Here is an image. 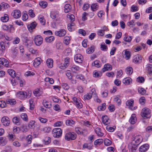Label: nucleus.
<instances>
[{
  "instance_id": "obj_1",
  "label": "nucleus",
  "mask_w": 152,
  "mask_h": 152,
  "mask_svg": "<svg viewBox=\"0 0 152 152\" xmlns=\"http://www.w3.org/2000/svg\"><path fill=\"white\" fill-rule=\"evenodd\" d=\"M143 140L142 137L140 135L134 136L132 138V144L134 145H138Z\"/></svg>"
},
{
  "instance_id": "obj_2",
  "label": "nucleus",
  "mask_w": 152,
  "mask_h": 152,
  "mask_svg": "<svg viewBox=\"0 0 152 152\" xmlns=\"http://www.w3.org/2000/svg\"><path fill=\"white\" fill-rule=\"evenodd\" d=\"M142 116L145 119L149 118L151 117V111L150 109L144 108L141 114Z\"/></svg>"
},
{
  "instance_id": "obj_3",
  "label": "nucleus",
  "mask_w": 152,
  "mask_h": 152,
  "mask_svg": "<svg viewBox=\"0 0 152 152\" xmlns=\"http://www.w3.org/2000/svg\"><path fill=\"white\" fill-rule=\"evenodd\" d=\"M52 133L54 137L59 138L61 136L62 131L60 128H56L53 129Z\"/></svg>"
},
{
  "instance_id": "obj_4",
  "label": "nucleus",
  "mask_w": 152,
  "mask_h": 152,
  "mask_svg": "<svg viewBox=\"0 0 152 152\" xmlns=\"http://www.w3.org/2000/svg\"><path fill=\"white\" fill-rule=\"evenodd\" d=\"M69 58L68 57L64 59V62L61 63L59 65V68L61 69H66L69 65Z\"/></svg>"
},
{
  "instance_id": "obj_5",
  "label": "nucleus",
  "mask_w": 152,
  "mask_h": 152,
  "mask_svg": "<svg viewBox=\"0 0 152 152\" xmlns=\"http://www.w3.org/2000/svg\"><path fill=\"white\" fill-rule=\"evenodd\" d=\"M35 44L38 46L41 45L42 42L43 38L40 35L35 36L34 39Z\"/></svg>"
},
{
  "instance_id": "obj_6",
  "label": "nucleus",
  "mask_w": 152,
  "mask_h": 152,
  "mask_svg": "<svg viewBox=\"0 0 152 152\" xmlns=\"http://www.w3.org/2000/svg\"><path fill=\"white\" fill-rule=\"evenodd\" d=\"M142 61V57L139 55L134 56L132 59L133 63L136 64H139L141 63Z\"/></svg>"
},
{
  "instance_id": "obj_7",
  "label": "nucleus",
  "mask_w": 152,
  "mask_h": 152,
  "mask_svg": "<svg viewBox=\"0 0 152 152\" xmlns=\"http://www.w3.org/2000/svg\"><path fill=\"white\" fill-rule=\"evenodd\" d=\"M96 92L94 88L92 89L90 92L84 96L85 100H89L92 97V95H95Z\"/></svg>"
},
{
  "instance_id": "obj_8",
  "label": "nucleus",
  "mask_w": 152,
  "mask_h": 152,
  "mask_svg": "<svg viewBox=\"0 0 152 152\" xmlns=\"http://www.w3.org/2000/svg\"><path fill=\"white\" fill-rule=\"evenodd\" d=\"M122 54L126 60H129L131 57V52L128 49H125L123 51Z\"/></svg>"
},
{
  "instance_id": "obj_9",
  "label": "nucleus",
  "mask_w": 152,
  "mask_h": 152,
  "mask_svg": "<svg viewBox=\"0 0 152 152\" xmlns=\"http://www.w3.org/2000/svg\"><path fill=\"white\" fill-rule=\"evenodd\" d=\"M37 25L35 22H32L27 26V27L30 33H32L33 31V29H34Z\"/></svg>"
},
{
  "instance_id": "obj_10",
  "label": "nucleus",
  "mask_w": 152,
  "mask_h": 152,
  "mask_svg": "<svg viewBox=\"0 0 152 152\" xmlns=\"http://www.w3.org/2000/svg\"><path fill=\"white\" fill-rule=\"evenodd\" d=\"M55 35L59 37H63L66 34V31L64 29H61L55 32Z\"/></svg>"
},
{
  "instance_id": "obj_11",
  "label": "nucleus",
  "mask_w": 152,
  "mask_h": 152,
  "mask_svg": "<svg viewBox=\"0 0 152 152\" xmlns=\"http://www.w3.org/2000/svg\"><path fill=\"white\" fill-rule=\"evenodd\" d=\"M11 15L15 18H18L21 15V13L18 10H15L12 13Z\"/></svg>"
},
{
  "instance_id": "obj_12",
  "label": "nucleus",
  "mask_w": 152,
  "mask_h": 152,
  "mask_svg": "<svg viewBox=\"0 0 152 152\" xmlns=\"http://www.w3.org/2000/svg\"><path fill=\"white\" fill-rule=\"evenodd\" d=\"M1 121L3 125L5 126H8L10 124L9 118L7 117H3L1 118Z\"/></svg>"
},
{
  "instance_id": "obj_13",
  "label": "nucleus",
  "mask_w": 152,
  "mask_h": 152,
  "mask_svg": "<svg viewBox=\"0 0 152 152\" xmlns=\"http://www.w3.org/2000/svg\"><path fill=\"white\" fill-rule=\"evenodd\" d=\"M27 95V93L26 92L23 91H20L17 93L16 96L20 99H23L25 98H26V96Z\"/></svg>"
},
{
  "instance_id": "obj_14",
  "label": "nucleus",
  "mask_w": 152,
  "mask_h": 152,
  "mask_svg": "<svg viewBox=\"0 0 152 152\" xmlns=\"http://www.w3.org/2000/svg\"><path fill=\"white\" fill-rule=\"evenodd\" d=\"M149 145L148 144H145L142 145L139 149L140 152H145L149 148Z\"/></svg>"
},
{
  "instance_id": "obj_15",
  "label": "nucleus",
  "mask_w": 152,
  "mask_h": 152,
  "mask_svg": "<svg viewBox=\"0 0 152 152\" xmlns=\"http://www.w3.org/2000/svg\"><path fill=\"white\" fill-rule=\"evenodd\" d=\"M75 137L74 134L71 133L66 134L65 136V139L66 140H73L75 139Z\"/></svg>"
},
{
  "instance_id": "obj_16",
  "label": "nucleus",
  "mask_w": 152,
  "mask_h": 152,
  "mask_svg": "<svg viewBox=\"0 0 152 152\" xmlns=\"http://www.w3.org/2000/svg\"><path fill=\"white\" fill-rule=\"evenodd\" d=\"M102 120L103 123L105 125L109 124L110 122V120L107 116H103L102 117Z\"/></svg>"
},
{
  "instance_id": "obj_17",
  "label": "nucleus",
  "mask_w": 152,
  "mask_h": 152,
  "mask_svg": "<svg viewBox=\"0 0 152 152\" xmlns=\"http://www.w3.org/2000/svg\"><path fill=\"white\" fill-rule=\"evenodd\" d=\"M136 115L134 114H132L129 121L132 124H134L137 121V118H136Z\"/></svg>"
},
{
  "instance_id": "obj_18",
  "label": "nucleus",
  "mask_w": 152,
  "mask_h": 152,
  "mask_svg": "<svg viewBox=\"0 0 152 152\" xmlns=\"http://www.w3.org/2000/svg\"><path fill=\"white\" fill-rule=\"evenodd\" d=\"M42 103L44 106L46 108H50L52 107V104L51 102L45 99L43 100Z\"/></svg>"
},
{
  "instance_id": "obj_19",
  "label": "nucleus",
  "mask_w": 152,
  "mask_h": 152,
  "mask_svg": "<svg viewBox=\"0 0 152 152\" xmlns=\"http://www.w3.org/2000/svg\"><path fill=\"white\" fill-rule=\"evenodd\" d=\"M0 64L4 66L7 67L9 64V61L4 58H0Z\"/></svg>"
},
{
  "instance_id": "obj_20",
  "label": "nucleus",
  "mask_w": 152,
  "mask_h": 152,
  "mask_svg": "<svg viewBox=\"0 0 152 152\" xmlns=\"http://www.w3.org/2000/svg\"><path fill=\"white\" fill-rule=\"evenodd\" d=\"M132 80L129 77H126L123 80V83L125 85H129L132 83Z\"/></svg>"
},
{
  "instance_id": "obj_21",
  "label": "nucleus",
  "mask_w": 152,
  "mask_h": 152,
  "mask_svg": "<svg viewBox=\"0 0 152 152\" xmlns=\"http://www.w3.org/2000/svg\"><path fill=\"white\" fill-rule=\"evenodd\" d=\"M112 69L111 65L109 64H105L104 66V68L102 69V70L103 72L106 71L110 70Z\"/></svg>"
},
{
  "instance_id": "obj_22",
  "label": "nucleus",
  "mask_w": 152,
  "mask_h": 152,
  "mask_svg": "<svg viewBox=\"0 0 152 152\" xmlns=\"http://www.w3.org/2000/svg\"><path fill=\"white\" fill-rule=\"evenodd\" d=\"M99 6L97 3H93L91 6V8L93 11H96L98 10Z\"/></svg>"
},
{
  "instance_id": "obj_23",
  "label": "nucleus",
  "mask_w": 152,
  "mask_h": 152,
  "mask_svg": "<svg viewBox=\"0 0 152 152\" xmlns=\"http://www.w3.org/2000/svg\"><path fill=\"white\" fill-rule=\"evenodd\" d=\"M53 61L51 58H48L46 61L47 66L49 68H52L53 67Z\"/></svg>"
},
{
  "instance_id": "obj_24",
  "label": "nucleus",
  "mask_w": 152,
  "mask_h": 152,
  "mask_svg": "<svg viewBox=\"0 0 152 152\" xmlns=\"http://www.w3.org/2000/svg\"><path fill=\"white\" fill-rule=\"evenodd\" d=\"M95 133L98 136L100 137H102L104 135V134L101 132V129L100 128L97 127L95 129Z\"/></svg>"
},
{
  "instance_id": "obj_25",
  "label": "nucleus",
  "mask_w": 152,
  "mask_h": 152,
  "mask_svg": "<svg viewBox=\"0 0 152 152\" xmlns=\"http://www.w3.org/2000/svg\"><path fill=\"white\" fill-rule=\"evenodd\" d=\"M12 121L14 123L17 125H19L21 124L20 119L17 117H14L12 119Z\"/></svg>"
},
{
  "instance_id": "obj_26",
  "label": "nucleus",
  "mask_w": 152,
  "mask_h": 152,
  "mask_svg": "<svg viewBox=\"0 0 152 152\" xmlns=\"http://www.w3.org/2000/svg\"><path fill=\"white\" fill-rule=\"evenodd\" d=\"M83 60V56L80 54H77V63H81Z\"/></svg>"
},
{
  "instance_id": "obj_27",
  "label": "nucleus",
  "mask_w": 152,
  "mask_h": 152,
  "mask_svg": "<svg viewBox=\"0 0 152 152\" xmlns=\"http://www.w3.org/2000/svg\"><path fill=\"white\" fill-rule=\"evenodd\" d=\"M146 70L148 71V73L152 74V64H148L146 65Z\"/></svg>"
},
{
  "instance_id": "obj_28",
  "label": "nucleus",
  "mask_w": 152,
  "mask_h": 152,
  "mask_svg": "<svg viewBox=\"0 0 152 152\" xmlns=\"http://www.w3.org/2000/svg\"><path fill=\"white\" fill-rule=\"evenodd\" d=\"M58 16L59 13L57 12H52L50 13V16L53 19L58 18Z\"/></svg>"
},
{
  "instance_id": "obj_29",
  "label": "nucleus",
  "mask_w": 152,
  "mask_h": 152,
  "mask_svg": "<svg viewBox=\"0 0 152 152\" xmlns=\"http://www.w3.org/2000/svg\"><path fill=\"white\" fill-rule=\"evenodd\" d=\"M71 6L69 4H67L64 6V10L65 12H68L71 11Z\"/></svg>"
},
{
  "instance_id": "obj_30",
  "label": "nucleus",
  "mask_w": 152,
  "mask_h": 152,
  "mask_svg": "<svg viewBox=\"0 0 152 152\" xmlns=\"http://www.w3.org/2000/svg\"><path fill=\"white\" fill-rule=\"evenodd\" d=\"M7 142L6 138L4 137H0V145L3 146L5 145Z\"/></svg>"
},
{
  "instance_id": "obj_31",
  "label": "nucleus",
  "mask_w": 152,
  "mask_h": 152,
  "mask_svg": "<svg viewBox=\"0 0 152 152\" xmlns=\"http://www.w3.org/2000/svg\"><path fill=\"white\" fill-rule=\"evenodd\" d=\"M33 93L35 96H39L42 94V92L39 89H37L34 91Z\"/></svg>"
},
{
  "instance_id": "obj_32",
  "label": "nucleus",
  "mask_w": 152,
  "mask_h": 152,
  "mask_svg": "<svg viewBox=\"0 0 152 152\" xmlns=\"http://www.w3.org/2000/svg\"><path fill=\"white\" fill-rule=\"evenodd\" d=\"M41 59L40 58H38L34 60L33 63L34 66L36 67L38 66L41 63Z\"/></svg>"
},
{
  "instance_id": "obj_33",
  "label": "nucleus",
  "mask_w": 152,
  "mask_h": 152,
  "mask_svg": "<svg viewBox=\"0 0 152 152\" xmlns=\"http://www.w3.org/2000/svg\"><path fill=\"white\" fill-rule=\"evenodd\" d=\"M125 71L127 74L131 75L133 73V69L132 67L128 66L126 68Z\"/></svg>"
},
{
  "instance_id": "obj_34",
  "label": "nucleus",
  "mask_w": 152,
  "mask_h": 152,
  "mask_svg": "<svg viewBox=\"0 0 152 152\" xmlns=\"http://www.w3.org/2000/svg\"><path fill=\"white\" fill-rule=\"evenodd\" d=\"M7 137L10 141H13L15 139V135L14 133H9L7 135Z\"/></svg>"
},
{
  "instance_id": "obj_35",
  "label": "nucleus",
  "mask_w": 152,
  "mask_h": 152,
  "mask_svg": "<svg viewBox=\"0 0 152 152\" xmlns=\"http://www.w3.org/2000/svg\"><path fill=\"white\" fill-rule=\"evenodd\" d=\"M94 50L95 47L94 46H92L86 50V52L88 54H91L94 52Z\"/></svg>"
},
{
  "instance_id": "obj_36",
  "label": "nucleus",
  "mask_w": 152,
  "mask_h": 152,
  "mask_svg": "<svg viewBox=\"0 0 152 152\" xmlns=\"http://www.w3.org/2000/svg\"><path fill=\"white\" fill-rule=\"evenodd\" d=\"M56 48L57 49H62L63 48L62 43L60 41L56 42L55 45Z\"/></svg>"
},
{
  "instance_id": "obj_37",
  "label": "nucleus",
  "mask_w": 152,
  "mask_h": 152,
  "mask_svg": "<svg viewBox=\"0 0 152 152\" xmlns=\"http://www.w3.org/2000/svg\"><path fill=\"white\" fill-rule=\"evenodd\" d=\"M7 72L12 77H15V72L13 69H8Z\"/></svg>"
},
{
  "instance_id": "obj_38",
  "label": "nucleus",
  "mask_w": 152,
  "mask_h": 152,
  "mask_svg": "<svg viewBox=\"0 0 152 152\" xmlns=\"http://www.w3.org/2000/svg\"><path fill=\"white\" fill-rule=\"evenodd\" d=\"M103 140L102 139H99L95 140L94 142L95 145H100L103 142Z\"/></svg>"
},
{
  "instance_id": "obj_39",
  "label": "nucleus",
  "mask_w": 152,
  "mask_h": 152,
  "mask_svg": "<svg viewBox=\"0 0 152 152\" xmlns=\"http://www.w3.org/2000/svg\"><path fill=\"white\" fill-rule=\"evenodd\" d=\"M67 125L71 126H73V125H75V122L72 120H67L66 122Z\"/></svg>"
},
{
  "instance_id": "obj_40",
  "label": "nucleus",
  "mask_w": 152,
  "mask_h": 152,
  "mask_svg": "<svg viewBox=\"0 0 152 152\" xmlns=\"http://www.w3.org/2000/svg\"><path fill=\"white\" fill-rule=\"evenodd\" d=\"M138 91L139 93L142 95L144 94L146 92L144 88L141 87L138 88Z\"/></svg>"
},
{
  "instance_id": "obj_41",
  "label": "nucleus",
  "mask_w": 152,
  "mask_h": 152,
  "mask_svg": "<svg viewBox=\"0 0 152 152\" xmlns=\"http://www.w3.org/2000/svg\"><path fill=\"white\" fill-rule=\"evenodd\" d=\"M92 66H95L97 68L100 67L101 66V64L99 63V62L98 61H96L93 62L92 63Z\"/></svg>"
},
{
  "instance_id": "obj_42",
  "label": "nucleus",
  "mask_w": 152,
  "mask_h": 152,
  "mask_svg": "<svg viewBox=\"0 0 152 152\" xmlns=\"http://www.w3.org/2000/svg\"><path fill=\"white\" fill-rule=\"evenodd\" d=\"M54 39V37L53 36H50L49 37H46L45 40L47 42H51Z\"/></svg>"
},
{
  "instance_id": "obj_43",
  "label": "nucleus",
  "mask_w": 152,
  "mask_h": 152,
  "mask_svg": "<svg viewBox=\"0 0 152 152\" xmlns=\"http://www.w3.org/2000/svg\"><path fill=\"white\" fill-rule=\"evenodd\" d=\"M93 75L94 77H99L101 76L102 74L100 72L95 70L93 72Z\"/></svg>"
},
{
  "instance_id": "obj_44",
  "label": "nucleus",
  "mask_w": 152,
  "mask_h": 152,
  "mask_svg": "<svg viewBox=\"0 0 152 152\" xmlns=\"http://www.w3.org/2000/svg\"><path fill=\"white\" fill-rule=\"evenodd\" d=\"M132 37L130 36H125L124 38V40L127 42H130L132 40Z\"/></svg>"
},
{
  "instance_id": "obj_45",
  "label": "nucleus",
  "mask_w": 152,
  "mask_h": 152,
  "mask_svg": "<svg viewBox=\"0 0 152 152\" xmlns=\"http://www.w3.org/2000/svg\"><path fill=\"white\" fill-rule=\"evenodd\" d=\"M116 127L115 126L113 127H110L109 126H106L107 130L110 132H113L115 130Z\"/></svg>"
},
{
  "instance_id": "obj_46",
  "label": "nucleus",
  "mask_w": 152,
  "mask_h": 152,
  "mask_svg": "<svg viewBox=\"0 0 152 152\" xmlns=\"http://www.w3.org/2000/svg\"><path fill=\"white\" fill-rule=\"evenodd\" d=\"M20 129L24 132H26L28 131L26 126L24 124H22L21 126Z\"/></svg>"
},
{
  "instance_id": "obj_47",
  "label": "nucleus",
  "mask_w": 152,
  "mask_h": 152,
  "mask_svg": "<svg viewBox=\"0 0 152 152\" xmlns=\"http://www.w3.org/2000/svg\"><path fill=\"white\" fill-rule=\"evenodd\" d=\"M101 50L104 51H106L107 50V47L106 45L104 43L102 44L101 45L100 47Z\"/></svg>"
},
{
  "instance_id": "obj_48",
  "label": "nucleus",
  "mask_w": 152,
  "mask_h": 152,
  "mask_svg": "<svg viewBox=\"0 0 152 152\" xmlns=\"http://www.w3.org/2000/svg\"><path fill=\"white\" fill-rule=\"evenodd\" d=\"M114 101L115 102L117 103L118 105H120L121 104V99L119 98L118 96H115Z\"/></svg>"
},
{
  "instance_id": "obj_49",
  "label": "nucleus",
  "mask_w": 152,
  "mask_h": 152,
  "mask_svg": "<svg viewBox=\"0 0 152 152\" xmlns=\"http://www.w3.org/2000/svg\"><path fill=\"white\" fill-rule=\"evenodd\" d=\"M83 147L84 148H86L89 150L92 149V146L91 144L85 143L83 146Z\"/></svg>"
},
{
  "instance_id": "obj_50",
  "label": "nucleus",
  "mask_w": 152,
  "mask_h": 152,
  "mask_svg": "<svg viewBox=\"0 0 152 152\" xmlns=\"http://www.w3.org/2000/svg\"><path fill=\"white\" fill-rule=\"evenodd\" d=\"M21 118L24 121H27L28 120L27 114L25 113H22L20 115Z\"/></svg>"
},
{
  "instance_id": "obj_51",
  "label": "nucleus",
  "mask_w": 152,
  "mask_h": 152,
  "mask_svg": "<svg viewBox=\"0 0 152 152\" xmlns=\"http://www.w3.org/2000/svg\"><path fill=\"white\" fill-rule=\"evenodd\" d=\"M70 40V38L69 37H65L64 38V43L66 45H68L69 43Z\"/></svg>"
},
{
  "instance_id": "obj_52",
  "label": "nucleus",
  "mask_w": 152,
  "mask_h": 152,
  "mask_svg": "<svg viewBox=\"0 0 152 152\" xmlns=\"http://www.w3.org/2000/svg\"><path fill=\"white\" fill-rule=\"evenodd\" d=\"M45 80L46 82H48L51 84H53L54 83V80L51 78L49 77H46L45 79Z\"/></svg>"
},
{
  "instance_id": "obj_53",
  "label": "nucleus",
  "mask_w": 152,
  "mask_h": 152,
  "mask_svg": "<svg viewBox=\"0 0 152 152\" xmlns=\"http://www.w3.org/2000/svg\"><path fill=\"white\" fill-rule=\"evenodd\" d=\"M39 5L43 8H45L47 6V3L45 1H40L39 3Z\"/></svg>"
},
{
  "instance_id": "obj_54",
  "label": "nucleus",
  "mask_w": 152,
  "mask_h": 152,
  "mask_svg": "<svg viewBox=\"0 0 152 152\" xmlns=\"http://www.w3.org/2000/svg\"><path fill=\"white\" fill-rule=\"evenodd\" d=\"M134 103V100L133 99H130V100L127 101L126 104L127 106H129L130 108L133 105Z\"/></svg>"
},
{
  "instance_id": "obj_55",
  "label": "nucleus",
  "mask_w": 152,
  "mask_h": 152,
  "mask_svg": "<svg viewBox=\"0 0 152 152\" xmlns=\"http://www.w3.org/2000/svg\"><path fill=\"white\" fill-rule=\"evenodd\" d=\"M145 81V78L142 77H139L136 79V81L139 83H143Z\"/></svg>"
},
{
  "instance_id": "obj_56",
  "label": "nucleus",
  "mask_w": 152,
  "mask_h": 152,
  "mask_svg": "<svg viewBox=\"0 0 152 152\" xmlns=\"http://www.w3.org/2000/svg\"><path fill=\"white\" fill-rule=\"evenodd\" d=\"M6 102L7 104L11 105H13L16 103V102L14 99H8L7 100Z\"/></svg>"
},
{
  "instance_id": "obj_57",
  "label": "nucleus",
  "mask_w": 152,
  "mask_h": 152,
  "mask_svg": "<svg viewBox=\"0 0 152 152\" xmlns=\"http://www.w3.org/2000/svg\"><path fill=\"white\" fill-rule=\"evenodd\" d=\"M112 143L111 141L109 140L106 139L104 140V144L106 146H109Z\"/></svg>"
},
{
  "instance_id": "obj_58",
  "label": "nucleus",
  "mask_w": 152,
  "mask_h": 152,
  "mask_svg": "<svg viewBox=\"0 0 152 152\" xmlns=\"http://www.w3.org/2000/svg\"><path fill=\"white\" fill-rule=\"evenodd\" d=\"M105 104L103 103L102 106H99L98 107V109L99 111L104 110L105 109Z\"/></svg>"
},
{
  "instance_id": "obj_59",
  "label": "nucleus",
  "mask_w": 152,
  "mask_h": 152,
  "mask_svg": "<svg viewBox=\"0 0 152 152\" xmlns=\"http://www.w3.org/2000/svg\"><path fill=\"white\" fill-rule=\"evenodd\" d=\"M123 74L122 70L121 69L118 71L116 77L118 78H120L122 76Z\"/></svg>"
},
{
  "instance_id": "obj_60",
  "label": "nucleus",
  "mask_w": 152,
  "mask_h": 152,
  "mask_svg": "<svg viewBox=\"0 0 152 152\" xmlns=\"http://www.w3.org/2000/svg\"><path fill=\"white\" fill-rule=\"evenodd\" d=\"M83 105L79 100L77 99V108L80 109L82 107Z\"/></svg>"
},
{
  "instance_id": "obj_61",
  "label": "nucleus",
  "mask_w": 152,
  "mask_h": 152,
  "mask_svg": "<svg viewBox=\"0 0 152 152\" xmlns=\"http://www.w3.org/2000/svg\"><path fill=\"white\" fill-rule=\"evenodd\" d=\"M78 79H79L80 80H81L82 81H83L85 84L87 83V81L85 79L84 76L82 75H80L78 77Z\"/></svg>"
},
{
  "instance_id": "obj_62",
  "label": "nucleus",
  "mask_w": 152,
  "mask_h": 152,
  "mask_svg": "<svg viewBox=\"0 0 152 152\" xmlns=\"http://www.w3.org/2000/svg\"><path fill=\"white\" fill-rule=\"evenodd\" d=\"M106 75L108 77H113L114 76L115 74L113 72H107L106 73Z\"/></svg>"
},
{
  "instance_id": "obj_63",
  "label": "nucleus",
  "mask_w": 152,
  "mask_h": 152,
  "mask_svg": "<svg viewBox=\"0 0 152 152\" xmlns=\"http://www.w3.org/2000/svg\"><path fill=\"white\" fill-rule=\"evenodd\" d=\"M145 99L144 97H142L139 99L140 102L142 105H143L145 104Z\"/></svg>"
},
{
  "instance_id": "obj_64",
  "label": "nucleus",
  "mask_w": 152,
  "mask_h": 152,
  "mask_svg": "<svg viewBox=\"0 0 152 152\" xmlns=\"http://www.w3.org/2000/svg\"><path fill=\"white\" fill-rule=\"evenodd\" d=\"M35 121H30L28 124V127L30 128H33L34 127Z\"/></svg>"
}]
</instances>
